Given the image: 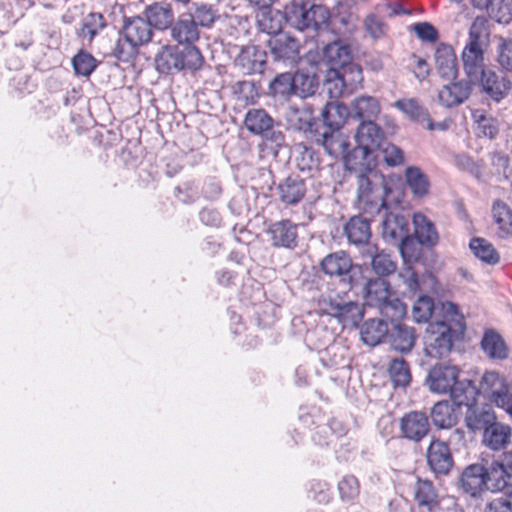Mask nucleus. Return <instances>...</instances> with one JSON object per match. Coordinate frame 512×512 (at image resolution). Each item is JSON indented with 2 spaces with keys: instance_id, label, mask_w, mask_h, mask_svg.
<instances>
[{
  "instance_id": "1",
  "label": "nucleus",
  "mask_w": 512,
  "mask_h": 512,
  "mask_svg": "<svg viewBox=\"0 0 512 512\" xmlns=\"http://www.w3.org/2000/svg\"><path fill=\"white\" fill-rule=\"evenodd\" d=\"M373 162L359 165L357 170H348L357 176V199L359 207L365 214L371 216L380 214L382 210H388L392 205L401 203V191L393 188L383 175L373 171Z\"/></svg>"
},
{
  "instance_id": "2",
  "label": "nucleus",
  "mask_w": 512,
  "mask_h": 512,
  "mask_svg": "<svg viewBox=\"0 0 512 512\" xmlns=\"http://www.w3.org/2000/svg\"><path fill=\"white\" fill-rule=\"evenodd\" d=\"M465 322L454 324L448 321H432L428 324L423 337L424 354L432 359H444L464 339Z\"/></svg>"
},
{
  "instance_id": "3",
  "label": "nucleus",
  "mask_w": 512,
  "mask_h": 512,
  "mask_svg": "<svg viewBox=\"0 0 512 512\" xmlns=\"http://www.w3.org/2000/svg\"><path fill=\"white\" fill-rule=\"evenodd\" d=\"M120 36L112 54L119 61L127 63L134 59L139 47L152 41L154 32L143 14L124 16Z\"/></svg>"
},
{
  "instance_id": "4",
  "label": "nucleus",
  "mask_w": 512,
  "mask_h": 512,
  "mask_svg": "<svg viewBox=\"0 0 512 512\" xmlns=\"http://www.w3.org/2000/svg\"><path fill=\"white\" fill-rule=\"evenodd\" d=\"M355 140L357 146L353 148L345 160L346 170H357L359 165L374 162L376 152L386 144V135L376 122L365 121L359 123Z\"/></svg>"
},
{
  "instance_id": "5",
  "label": "nucleus",
  "mask_w": 512,
  "mask_h": 512,
  "mask_svg": "<svg viewBox=\"0 0 512 512\" xmlns=\"http://www.w3.org/2000/svg\"><path fill=\"white\" fill-rule=\"evenodd\" d=\"M320 269L345 292L360 287L364 280L362 266L355 264L342 250L326 255L320 262Z\"/></svg>"
},
{
  "instance_id": "6",
  "label": "nucleus",
  "mask_w": 512,
  "mask_h": 512,
  "mask_svg": "<svg viewBox=\"0 0 512 512\" xmlns=\"http://www.w3.org/2000/svg\"><path fill=\"white\" fill-rule=\"evenodd\" d=\"M486 20L476 17L469 29L468 41L462 51L461 57L467 77L478 80L480 74L485 72L484 50L481 45V37L485 29Z\"/></svg>"
},
{
  "instance_id": "7",
  "label": "nucleus",
  "mask_w": 512,
  "mask_h": 512,
  "mask_svg": "<svg viewBox=\"0 0 512 512\" xmlns=\"http://www.w3.org/2000/svg\"><path fill=\"white\" fill-rule=\"evenodd\" d=\"M311 141L322 146L332 158H342L344 164L346 157L351 152L348 136L340 129H333L325 124H321L318 130L314 131V138Z\"/></svg>"
},
{
  "instance_id": "8",
  "label": "nucleus",
  "mask_w": 512,
  "mask_h": 512,
  "mask_svg": "<svg viewBox=\"0 0 512 512\" xmlns=\"http://www.w3.org/2000/svg\"><path fill=\"white\" fill-rule=\"evenodd\" d=\"M267 47L275 62L295 64L300 58V42L287 32L279 31L270 34Z\"/></svg>"
},
{
  "instance_id": "9",
  "label": "nucleus",
  "mask_w": 512,
  "mask_h": 512,
  "mask_svg": "<svg viewBox=\"0 0 512 512\" xmlns=\"http://www.w3.org/2000/svg\"><path fill=\"white\" fill-rule=\"evenodd\" d=\"M284 119L289 129L303 132L309 140L314 138V131L322 124L321 120L314 116L313 107L308 104L300 107L289 105L284 112Z\"/></svg>"
},
{
  "instance_id": "10",
  "label": "nucleus",
  "mask_w": 512,
  "mask_h": 512,
  "mask_svg": "<svg viewBox=\"0 0 512 512\" xmlns=\"http://www.w3.org/2000/svg\"><path fill=\"white\" fill-rule=\"evenodd\" d=\"M460 370L456 365L437 363L429 370L425 378V385L433 394H448L459 378Z\"/></svg>"
},
{
  "instance_id": "11",
  "label": "nucleus",
  "mask_w": 512,
  "mask_h": 512,
  "mask_svg": "<svg viewBox=\"0 0 512 512\" xmlns=\"http://www.w3.org/2000/svg\"><path fill=\"white\" fill-rule=\"evenodd\" d=\"M326 312L336 318L344 327H356L363 320L365 309L357 301H343L330 298L326 304Z\"/></svg>"
},
{
  "instance_id": "12",
  "label": "nucleus",
  "mask_w": 512,
  "mask_h": 512,
  "mask_svg": "<svg viewBox=\"0 0 512 512\" xmlns=\"http://www.w3.org/2000/svg\"><path fill=\"white\" fill-rule=\"evenodd\" d=\"M266 233L270 237L271 246L274 248L294 250L298 246V224L290 219H282L271 223Z\"/></svg>"
},
{
  "instance_id": "13",
  "label": "nucleus",
  "mask_w": 512,
  "mask_h": 512,
  "mask_svg": "<svg viewBox=\"0 0 512 512\" xmlns=\"http://www.w3.org/2000/svg\"><path fill=\"white\" fill-rule=\"evenodd\" d=\"M353 59L350 46L337 39L326 44L322 49L321 64L326 67V82L333 71L341 70Z\"/></svg>"
},
{
  "instance_id": "14",
  "label": "nucleus",
  "mask_w": 512,
  "mask_h": 512,
  "mask_svg": "<svg viewBox=\"0 0 512 512\" xmlns=\"http://www.w3.org/2000/svg\"><path fill=\"white\" fill-rule=\"evenodd\" d=\"M234 65L244 75L262 74L267 67V52L257 45L243 46Z\"/></svg>"
},
{
  "instance_id": "15",
  "label": "nucleus",
  "mask_w": 512,
  "mask_h": 512,
  "mask_svg": "<svg viewBox=\"0 0 512 512\" xmlns=\"http://www.w3.org/2000/svg\"><path fill=\"white\" fill-rule=\"evenodd\" d=\"M331 13L329 9L322 4H311L307 9L299 10L298 15L293 17L295 27L299 30L311 29L319 31L329 26Z\"/></svg>"
},
{
  "instance_id": "16",
  "label": "nucleus",
  "mask_w": 512,
  "mask_h": 512,
  "mask_svg": "<svg viewBox=\"0 0 512 512\" xmlns=\"http://www.w3.org/2000/svg\"><path fill=\"white\" fill-rule=\"evenodd\" d=\"M486 491L504 493L512 486V472L500 461L495 459H482Z\"/></svg>"
},
{
  "instance_id": "17",
  "label": "nucleus",
  "mask_w": 512,
  "mask_h": 512,
  "mask_svg": "<svg viewBox=\"0 0 512 512\" xmlns=\"http://www.w3.org/2000/svg\"><path fill=\"white\" fill-rule=\"evenodd\" d=\"M427 463L436 475H447L454 460L448 444L439 439H432L427 449Z\"/></svg>"
},
{
  "instance_id": "18",
  "label": "nucleus",
  "mask_w": 512,
  "mask_h": 512,
  "mask_svg": "<svg viewBox=\"0 0 512 512\" xmlns=\"http://www.w3.org/2000/svg\"><path fill=\"white\" fill-rule=\"evenodd\" d=\"M402 436L410 441L420 442L430 431L428 416L421 411H410L400 419Z\"/></svg>"
},
{
  "instance_id": "19",
  "label": "nucleus",
  "mask_w": 512,
  "mask_h": 512,
  "mask_svg": "<svg viewBox=\"0 0 512 512\" xmlns=\"http://www.w3.org/2000/svg\"><path fill=\"white\" fill-rule=\"evenodd\" d=\"M142 14L152 29L160 32L168 31L175 18L172 4L167 1H155L146 5Z\"/></svg>"
},
{
  "instance_id": "20",
  "label": "nucleus",
  "mask_w": 512,
  "mask_h": 512,
  "mask_svg": "<svg viewBox=\"0 0 512 512\" xmlns=\"http://www.w3.org/2000/svg\"><path fill=\"white\" fill-rule=\"evenodd\" d=\"M168 33L175 44H195L200 39V30L186 11L174 18Z\"/></svg>"
},
{
  "instance_id": "21",
  "label": "nucleus",
  "mask_w": 512,
  "mask_h": 512,
  "mask_svg": "<svg viewBox=\"0 0 512 512\" xmlns=\"http://www.w3.org/2000/svg\"><path fill=\"white\" fill-rule=\"evenodd\" d=\"M458 485L464 493L473 498L486 491L487 482H485L482 461L468 465L460 474Z\"/></svg>"
},
{
  "instance_id": "22",
  "label": "nucleus",
  "mask_w": 512,
  "mask_h": 512,
  "mask_svg": "<svg viewBox=\"0 0 512 512\" xmlns=\"http://www.w3.org/2000/svg\"><path fill=\"white\" fill-rule=\"evenodd\" d=\"M362 257L370 260L371 269L377 275L376 278L386 279L397 270V262L391 253L380 250L376 245L365 248Z\"/></svg>"
},
{
  "instance_id": "23",
  "label": "nucleus",
  "mask_w": 512,
  "mask_h": 512,
  "mask_svg": "<svg viewBox=\"0 0 512 512\" xmlns=\"http://www.w3.org/2000/svg\"><path fill=\"white\" fill-rule=\"evenodd\" d=\"M481 92L487 100L499 103L510 90V81L492 70H486L479 76Z\"/></svg>"
},
{
  "instance_id": "24",
  "label": "nucleus",
  "mask_w": 512,
  "mask_h": 512,
  "mask_svg": "<svg viewBox=\"0 0 512 512\" xmlns=\"http://www.w3.org/2000/svg\"><path fill=\"white\" fill-rule=\"evenodd\" d=\"M472 80H460L443 85L438 92L439 103L446 108H452L464 103L472 91Z\"/></svg>"
},
{
  "instance_id": "25",
  "label": "nucleus",
  "mask_w": 512,
  "mask_h": 512,
  "mask_svg": "<svg viewBox=\"0 0 512 512\" xmlns=\"http://www.w3.org/2000/svg\"><path fill=\"white\" fill-rule=\"evenodd\" d=\"M479 391L496 405L507 401L509 394L505 379L495 371H488L482 376Z\"/></svg>"
},
{
  "instance_id": "26",
  "label": "nucleus",
  "mask_w": 512,
  "mask_h": 512,
  "mask_svg": "<svg viewBox=\"0 0 512 512\" xmlns=\"http://www.w3.org/2000/svg\"><path fill=\"white\" fill-rule=\"evenodd\" d=\"M381 225L382 237L389 243L396 244L409 234V220L402 214L385 210Z\"/></svg>"
},
{
  "instance_id": "27",
  "label": "nucleus",
  "mask_w": 512,
  "mask_h": 512,
  "mask_svg": "<svg viewBox=\"0 0 512 512\" xmlns=\"http://www.w3.org/2000/svg\"><path fill=\"white\" fill-rule=\"evenodd\" d=\"M307 191L306 182L298 175H290L277 185L279 200L286 206L297 205Z\"/></svg>"
},
{
  "instance_id": "28",
  "label": "nucleus",
  "mask_w": 512,
  "mask_h": 512,
  "mask_svg": "<svg viewBox=\"0 0 512 512\" xmlns=\"http://www.w3.org/2000/svg\"><path fill=\"white\" fill-rule=\"evenodd\" d=\"M497 419L491 405H473L467 408L465 424L473 433H483Z\"/></svg>"
},
{
  "instance_id": "29",
  "label": "nucleus",
  "mask_w": 512,
  "mask_h": 512,
  "mask_svg": "<svg viewBox=\"0 0 512 512\" xmlns=\"http://www.w3.org/2000/svg\"><path fill=\"white\" fill-rule=\"evenodd\" d=\"M186 12L198 30H210L221 19L219 8L206 2H193Z\"/></svg>"
},
{
  "instance_id": "30",
  "label": "nucleus",
  "mask_w": 512,
  "mask_h": 512,
  "mask_svg": "<svg viewBox=\"0 0 512 512\" xmlns=\"http://www.w3.org/2000/svg\"><path fill=\"white\" fill-rule=\"evenodd\" d=\"M416 332L411 326L405 323L394 324L391 329L388 330L387 341L390 347L400 353H409L416 342Z\"/></svg>"
},
{
  "instance_id": "31",
  "label": "nucleus",
  "mask_w": 512,
  "mask_h": 512,
  "mask_svg": "<svg viewBox=\"0 0 512 512\" xmlns=\"http://www.w3.org/2000/svg\"><path fill=\"white\" fill-rule=\"evenodd\" d=\"M435 65L444 80H455L458 76L457 57L451 45L441 43L435 51Z\"/></svg>"
},
{
  "instance_id": "32",
  "label": "nucleus",
  "mask_w": 512,
  "mask_h": 512,
  "mask_svg": "<svg viewBox=\"0 0 512 512\" xmlns=\"http://www.w3.org/2000/svg\"><path fill=\"white\" fill-rule=\"evenodd\" d=\"M344 235L350 244L355 246H371L369 240L371 238L370 221L362 216L351 217L344 225Z\"/></svg>"
},
{
  "instance_id": "33",
  "label": "nucleus",
  "mask_w": 512,
  "mask_h": 512,
  "mask_svg": "<svg viewBox=\"0 0 512 512\" xmlns=\"http://www.w3.org/2000/svg\"><path fill=\"white\" fill-rule=\"evenodd\" d=\"M352 120L359 123L365 121L375 122L381 107L377 98L369 95H361L351 101Z\"/></svg>"
},
{
  "instance_id": "34",
  "label": "nucleus",
  "mask_w": 512,
  "mask_h": 512,
  "mask_svg": "<svg viewBox=\"0 0 512 512\" xmlns=\"http://www.w3.org/2000/svg\"><path fill=\"white\" fill-rule=\"evenodd\" d=\"M414 500L419 512H436L439 508L437 491L429 480L417 478L414 485Z\"/></svg>"
},
{
  "instance_id": "35",
  "label": "nucleus",
  "mask_w": 512,
  "mask_h": 512,
  "mask_svg": "<svg viewBox=\"0 0 512 512\" xmlns=\"http://www.w3.org/2000/svg\"><path fill=\"white\" fill-rule=\"evenodd\" d=\"M363 297L368 306L378 308L392 293L390 283L383 278H370L362 282Z\"/></svg>"
},
{
  "instance_id": "36",
  "label": "nucleus",
  "mask_w": 512,
  "mask_h": 512,
  "mask_svg": "<svg viewBox=\"0 0 512 512\" xmlns=\"http://www.w3.org/2000/svg\"><path fill=\"white\" fill-rule=\"evenodd\" d=\"M321 115V123L333 129H341L347 121H353L351 104L347 106L341 102L327 103Z\"/></svg>"
},
{
  "instance_id": "37",
  "label": "nucleus",
  "mask_w": 512,
  "mask_h": 512,
  "mask_svg": "<svg viewBox=\"0 0 512 512\" xmlns=\"http://www.w3.org/2000/svg\"><path fill=\"white\" fill-rule=\"evenodd\" d=\"M510 438V426L498 422L497 419L482 433V443L494 451L506 448Z\"/></svg>"
},
{
  "instance_id": "38",
  "label": "nucleus",
  "mask_w": 512,
  "mask_h": 512,
  "mask_svg": "<svg viewBox=\"0 0 512 512\" xmlns=\"http://www.w3.org/2000/svg\"><path fill=\"white\" fill-rule=\"evenodd\" d=\"M155 66L160 74L174 75L181 72L179 67V45H164L155 56Z\"/></svg>"
},
{
  "instance_id": "39",
  "label": "nucleus",
  "mask_w": 512,
  "mask_h": 512,
  "mask_svg": "<svg viewBox=\"0 0 512 512\" xmlns=\"http://www.w3.org/2000/svg\"><path fill=\"white\" fill-rule=\"evenodd\" d=\"M359 17L348 6H340L335 15H331L329 26L331 31L338 36L352 34L357 27Z\"/></svg>"
},
{
  "instance_id": "40",
  "label": "nucleus",
  "mask_w": 512,
  "mask_h": 512,
  "mask_svg": "<svg viewBox=\"0 0 512 512\" xmlns=\"http://www.w3.org/2000/svg\"><path fill=\"white\" fill-rule=\"evenodd\" d=\"M481 348L489 359L504 360L508 357V346L503 337L494 329L484 332Z\"/></svg>"
},
{
  "instance_id": "41",
  "label": "nucleus",
  "mask_w": 512,
  "mask_h": 512,
  "mask_svg": "<svg viewBox=\"0 0 512 512\" xmlns=\"http://www.w3.org/2000/svg\"><path fill=\"white\" fill-rule=\"evenodd\" d=\"M454 407L448 400L436 402L430 410L433 425L438 429H450L455 426L458 416Z\"/></svg>"
},
{
  "instance_id": "42",
  "label": "nucleus",
  "mask_w": 512,
  "mask_h": 512,
  "mask_svg": "<svg viewBox=\"0 0 512 512\" xmlns=\"http://www.w3.org/2000/svg\"><path fill=\"white\" fill-rule=\"evenodd\" d=\"M106 27L107 21L102 13L90 12L82 18L76 35L90 44Z\"/></svg>"
},
{
  "instance_id": "43",
  "label": "nucleus",
  "mask_w": 512,
  "mask_h": 512,
  "mask_svg": "<svg viewBox=\"0 0 512 512\" xmlns=\"http://www.w3.org/2000/svg\"><path fill=\"white\" fill-rule=\"evenodd\" d=\"M477 393L478 390L471 380H460L459 378H457L455 385L448 392L451 397V403L457 408L461 406L469 408V406L475 403Z\"/></svg>"
},
{
  "instance_id": "44",
  "label": "nucleus",
  "mask_w": 512,
  "mask_h": 512,
  "mask_svg": "<svg viewBox=\"0 0 512 512\" xmlns=\"http://www.w3.org/2000/svg\"><path fill=\"white\" fill-rule=\"evenodd\" d=\"M292 72L277 74L269 83L267 94L277 101H289L295 96Z\"/></svg>"
},
{
  "instance_id": "45",
  "label": "nucleus",
  "mask_w": 512,
  "mask_h": 512,
  "mask_svg": "<svg viewBox=\"0 0 512 512\" xmlns=\"http://www.w3.org/2000/svg\"><path fill=\"white\" fill-rule=\"evenodd\" d=\"M388 324L382 319L366 320L360 330L362 341L369 346H376L387 339Z\"/></svg>"
},
{
  "instance_id": "46",
  "label": "nucleus",
  "mask_w": 512,
  "mask_h": 512,
  "mask_svg": "<svg viewBox=\"0 0 512 512\" xmlns=\"http://www.w3.org/2000/svg\"><path fill=\"white\" fill-rule=\"evenodd\" d=\"M363 81V72L360 65L353 62L346 64L341 68V70L333 71L330 74V80L327 83L336 82L335 86H338V83L342 87H352L356 86Z\"/></svg>"
},
{
  "instance_id": "47",
  "label": "nucleus",
  "mask_w": 512,
  "mask_h": 512,
  "mask_svg": "<svg viewBox=\"0 0 512 512\" xmlns=\"http://www.w3.org/2000/svg\"><path fill=\"white\" fill-rule=\"evenodd\" d=\"M295 96L307 98L314 95L319 86L318 76L308 70L300 69L292 73Z\"/></svg>"
},
{
  "instance_id": "48",
  "label": "nucleus",
  "mask_w": 512,
  "mask_h": 512,
  "mask_svg": "<svg viewBox=\"0 0 512 512\" xmlns=\"http://www.w3.org/2000/svg\"><path fill=\"white\" fill-rule=\"evenodd\" d=\"M180 71L194 73L204 64V57L195 44H178Z\"/></svg>"
},
{
  "instance_id": "49",
  "label": "nucleus",
  "mask_w": 512,
  "mask_h": 512,
  "mask_svg": "<svg viewBox=\"0 0 512 512\" xmlns=\"http://www.w3.org/2000/svg\"><path fill=\"white\" fill-rule=\"evenodd\" d=\"M414 235L425 243V247H434L439 240L435 225L425 215L416 213L413 216Z\"/></svg>"
},
{
  "instance_id": "50",
  "label": "nucleus",
  "mask_w": 512,
  "mask_h": 512,
  "mask_svg": "<svg viewBox=\"0 0 512 512\" xmlns=\"http://www.w3.org/2000/svg\"><path fill=\"white\" fill-rule=\"evenodd\" d=\"M233 97L244 105H253L260 97V85L253 80H239L231 85Z\"/></svg>"
},
{
  "instance_id": "51",
  "label": "nucleus",
  "mask_w": 512,
  "mask_h": 512,
  "mask_svg": "<svg viewBox=\"0 0 512 512\" xmlns=\"http://www.w3.org/2000/svg\"><path fill=\"white\" fill-rule=\"evenodd\" d=\"M425 243L417 239L415 235L408 234L399 241V251L404 265H412L421 260Z\"/></svg>"
},
{
  "instance_id": "52",
  "label": "nucleus",
  "mask_w": 512,
  "mask_h": 512,
  "mask_svg": "<svg viewBox=\"0 0 512 512\" xmlns=\"http://www.w3.org/2000/svg\"><path fill=\"white\" fill-rule=\"evenodd\" d=\"M244 124L248 131L263 135L274 124V119L264 109H251L246 113Z\"/></svg>"
},
{
  "instance_id": "53",
  "label": "nucleus",
  "mask_w": 512,
  "mask_h": 512,
  "mask_svg": "<svg viewBox=\"0 0 512 512\" xmlns=\"http://www.w3.org/2000/svg\"><path fill=\"white\" fill-rule=\"evenodd\" d=\"M405 180L415 197L421 198L428 193L430 187L428 176L419 167H407Z\"/></svg>"
},
{
  "instance_id": "54",
  "label": "nucleus",
  "mask_w": 512,
  "mask_h": 512,
  "mask_svg": "<svg viewBox=\"0 0 512 512\" xmlns=\"http://www.w3.org/2000/svg\"><path fill=\"white\" fill-rule=\"evenodd\" d=\"M492 215L498 225L499 236L502 238L512 236V210L504 202L496 200L492 206Z\"/></svg>"
},
{
  "instance_id": "55",
  "label": "nucleus",
  "mask_w": 512,
  "mask_h": 512,
  "mask_svg": "<svg viewBox=\"0 0 512 512\" xmlns=\"http://www.w3.org/2000/svg\"><path fill=\"white\" fill-rule=\"evenodd\" d=\"M469 247L476 258L489 265H496L500 256L494 246L486 239L474 237L470 240Z\"/></svg>"
},
{
  "instance_id": "56",
  "label": "nucleus",
  "mask_w": 512,
  "mask_h": 512,
  "mask_svg": "<svg viewBox=\"0 0 512 512\" xmlns=\"http://www.w3.org/2000/svg\"><path fill=\"white\" fill-rule=\"evenodd\" d=\"M388 373L394 387L405 388L410 384L412 379L409 364L403 358L391 360Z\"/></svg>"
},
{
  "instance_id": "57",
  "label": "nucleus",
  "mask_w": 512,
  "mask_h": 512,
  "mask_svg": "<svg viewBox=\"0 0 512 512\" xmlns=\"http://www.w3.org/2000/svg\"><path fill=\"white\" fill-rule=\"evenodd\" d=\"M298 156L296 157V165L302 172L318 171L320 167V156L312 148L305 144L297 146Z\"/></svg>"
},
{
  "instance_id": "58",
  "label": "nucleus",
  "mask_w": 512,
  "mask_h": 512,
  "mask_svg": "<svg viewBox=\"0 0 512 512\" xmlns=\"http://www.w3.org/2000/svg\"><path fill=\"white\" fill-rule=\"evenodd\" d=\"M395 106L411 120L421 125H424L425 120H428L429 112L427 108L422 106L417 99H401L396 101Z\"/></svg>"
},
{
  "instance_id": "59",
  "label": "nucleus",
  "mask_w": 512,
  "mask_h": 512,
  "mask_svg": "<svg viewBox=\"0 0 512 512\" xmlns=\"http://www.w3.org/2000/svg\"><path fill=\"white\" fill-rule=\"evenodd\" d=\"M486 9L489 17L500 24L512 21V0H490Z\"/></svg>"
},
{
  "instance_id": "60",
  "label": "nucleus",
  "mask_w": 512,
  "mask_h": 512,
  "mask_svg": "<svg viewBox=\"0 0 512 512\" xmlns=\"http://www.w3.org/2000/svg\"><path fill=\"white\" fill-rule=\"evenodd\" d=\"M383 317L393 321L402 317L406 312L404 303L392 293L388 296L378 308Z\"/></svg>"
},
{
  "instance_id": "61",
  "label": "nucleus",
  "mask_w": 512,
  "mask_h": 512,
  "mask_svg": "<svg viewBox=\"0 0 512 512\" xmlns=\"http://www.w3.org/2000/svg\"><path fill=\"white\" fill-rule=\"evenodd\" d=\"M74 71L80 76H90L97 67V60L87 51H79L72 59Z\"/></svg>"
},
{
  "instance_id": "62",
  "label": "nucleus",
  "mask_w": 512,
  "mask_h": 512,
  "mask_svg": "<svg viewBox=\"0 0 512 512\" xmlns=\"http://www.w3.org/2000/svg\"><path fill=\"white\" fill-rule=\"evenodd\" d=\"M434 310V300L428 295H420L413 305L412 315L416 322L429 321Z\"/></svg>"
},
{
  "instance_id": "63",
  "label": "nucleus",
  "mask_w": 512,
  "mask_h": 512,
  "mask_svg": "<svg viewBox=\"0 0 512 512\" xmlns=\"http://www.w3.org/2000/svg\"><path fill=\"white\" fill-rule=\"evenodd\" d=\"M473 117L477 124V135L488 137L490 139L495 138L498 134L499 128L497 121L483 112L475 111Z\"/></svg>"
},
{
  "instance_id": "64",
  "label": "nucleus",
  "mask_w": 512,
  "mask_h": 512,
  "mask_svg": "<svg viewBox=\"0 0 512 512\" xmlns=\"http://www.w3.org/2000/svg\"><path fill=\"white\" fill-rule=\"evenodd\" d=\"M497 63L503 71L512 72V38L499 39Z\"/></svg>"
}]
</instances>
